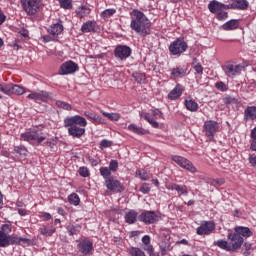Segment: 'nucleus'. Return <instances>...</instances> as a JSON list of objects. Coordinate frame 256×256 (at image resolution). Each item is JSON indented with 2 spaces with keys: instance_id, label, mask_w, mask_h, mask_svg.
I'll return each mask as SVG.
<instances>
[{
  "instance_id": "58836bf2",
  "label": "nucleus",
  "mask_w": 256,
  "mask_h": 256,
  "mask_svg": "<svg viewBox=\"0 0 256 256\" xmlns=\"http://www.w3.org/2000/svg\"><path fill=\"white\" fill-rule=\"evenodd\" d=\"M0 91L5 95H12V84H0Z\"/></svg>"
},
{
  "instance_id": "412c9836",
  "label": "nucleus",
  "mask_w": 256,
  "mask_h": 256,
  "mask_svg": "<svg viewBox=\"0 0 256 256\" xmlns=\"http://www.w3.org/2000/svg\"><path fill=\"white\" fill-rule=\"evenodd\" d=\"M244 119L246 121H255L256 119V106H248L244 112Z\"/></svg>"
},
{
  "instance_id": "8fccbe9b",
  "label": "nucleus",
  "mask_w": 256,
  "mask_h": 256,
  "mask_svg": "<svg viewBox=\"0 0 256 256\" xmlns=\"http://www.w3.org/2000/svg\"><path fill=\"white\" fill-rule=\"evenodd\" d=\"M108 169L115 173L119 169V162L117 160H111Z\"/></svg>"
},
{
  "instance_id": "864d4df0",
  "label": "nucleus",
  "mask_w": 256,
  "mask_h": 256,
  "mask_svg": "<svg viewBox=\"0 0 256 256\" xmlns=\"http://www.w3.org/2000/svg\"><path fill=\"white\" fill-rule=\"evenodd\" d=\"M227 17H228L227 12H225L223 10H220V12H217V19L219 21H225V19H227Z\"/></svg>"
},
{
  "instance_id": "c9c22d12",
  "label": "nucleus",
  "mask_w": 256,
  "mask_h": 256,
  "mask_svg": "<svg viewBox=\"0 0 256 256\" xmlns=\"http://www.w3.org/2000/svg\"><path fill=\"white\" fill-rule=\"evenodd\" d=\"M129 131H132V133H136V135H145V130L143 128L137 126L136 124H130L128 126Z\"/></svg>"
},
{
  "instance_id": "4468645a",
  "label": "nucleus",
  "mask_w": 256,
  "mask_h": 256,
  "mask_svg": "<svg viewBox=\"0 0 256 256\" xmlns=\"http://www.w3.org/2000/svg\"><path fill=\"white\" fill-rule=\"evenodd\" d=\"M22 141H28V143H31V141H37L38 143H43L45 141V136H40L37 131H29L21 134Z\"/></svg>"
},
{
  "instance_id": "a18cd8bd",
  "label": "nucleus",
  "mask_w": 256,
  "mask_h": 256,
  "mask_svg": "<svg viewBox=\"0 0 256 256\" xmlns=\"http://www.w3.org/2000/svg\"><path fill=\"white\" fill-rule=\"evenodd\" d=\"M79 229H81L80 226H75L73 224H70L67 226V231L69 233V235H77V233H79Z\"/></svg>"
},
{
  "instance_id": "f704fd0d",
  "label": "nucleus",
  "mask_w": 256,
  "mask_h": 256,
  "mask_svg": "<svg viewBox=\"0 0 256 256\" xmlns=\"http://www.w3.org/2000/svg\"><path fill=\"white\" fill-rule=\"evenodd\" d=\"M56 106L59 109H63L64 111H72V109H73V106H71V104L61 101V100L56 101Z\"/></svg>"
},
{
  "instance_id": "a19ab883",
  "label": "nucleus",
  "mask_w": 256,
  "mask_h": 256,
  "mask_svg": "<svg viewBox=\"0 0 256 256\" xmlns=\"http://www.w3.org/2000/svg\"><path fill=\"white\" fill-rule=\"evenodd\" d=\"M68 200L71 205H75V206L79 205V203L81 202V199H79V195L75 193L71 194L68 197Z\"/></svg>"
},
{
  "instance_id": "3c124183",
  "label": "nucleus",
  "mask_w": 256,
  "mask_h": 256,
  "mask_svg": "<svg viewBox=\"0 0 256 256\" xmlns=\"http://www.w3.org/2000/svg\"><path fill=\"white\" fill-rule=\"evenodd\" d=\"M154 119H163V112L159 109H155L152 111V114H150Z\"/></svg>"
},
{
  "instance_id": "37998d69",
  "label": "nucleus",
  "mask_w": 256,
  "mask_h": 256,
  "mask_svg": "<svg viewBox=\"0 0 256 256\" xmlns=\"http://www.w3.org/2000/svg\"><path fill=\"white\" fill-rule=\"evenodd\" d=\"M60 7L62 9H72L73 8V1L72 0H58Z\"/></svg>"
},
{
  "instance_id": "0e129e2a",
  "label": "nucleus",
  "mask_w": 256,
  "mask_h": 256,
  "mask_svg": "<svg viewBox=\"0 0 256 256\" xmlns=\"http://www.w3.org/2000/svg\"><path fill=\"white\" fill-rule=\"evenodd\" d=\"M6 19L7 17L5 16V14H3V10L0 9V25H3Z\"/></svg>"
},
{
  "instance_id": "4d7b16f0",
  "label": "nucleus",
  "mask_w": 256,
  "mask_h": 256,
  "mask_svg": "<svg viewBox=\"0 0 256 256\" xmlns=\"http://www.w3.org/2000/svg\"><path fill=\"white\" fill-rule=\"evenodd\" d=\"M140 191H141V193H144V195H147V193H149L151 191V187H149V184H143L140 187Z\"/></svg>"
},
{
  "instance_id": "9b49d317",
  "label": "nucleus",
  "mask_w": 256,
  "mask_h": 256,
  "mask_svg": "<svg viewBox=\"0 0 256 256\" xmlns=\"http://www.w3.org/2000/svg\"><path fill=\"white\" fill-rule=\"evenodd\" d=\"M214 245L216 247H219V249H223L224 251H232L235 252L237 251L238 244L235 243V241H230L219 239L217 241H214Z\"/></svg>"
},
{
  "instance_id": "603ef678",
  "label": "nucleus",
  "mask_w": 256,
  "mask_h": 256,
  "mask_svg": "<svg viewBox=\"0 0 256 256\" xmlns=\"http://www.w3.org/2000/svg\"><path fill=\"white\" fill-rule=\"evenodd\" d=\"M78 173L81 177H89V169L87 167H80Z\"/></svg>"
},
{
  "instance_id": "393cba45",
  "label": "nucleus",
  "mask_w": 256,
  "mask_h": 256,
  "mask_svg": "<svg viewBox=\"0 0 256 256\" xmlns=\"http://www.w3.org/2000/svg\"><path fill=\"white\" fill-rule=\"evenodd\" d=\"M140 117H143L154 129H159V122L156 121L157 118H154L149 113H140Z\"/></svg>"
},
{
  "instance_id": "473e14b6",
  "label": "nucleus",
  "mask_w": 256,
  "mask_h": 256,
  "mask_svg": "<svg viewBox=\"0 0 256 256\" xmlns=\"http://www.w3.org/2000/svg\"><path fill=\"white\" fill-rule=\"evenodd\" d=\"M128 253L131 256H147V255H145V252L143 250H141V248H138V247L129 248Z\"/></svg>"
},
{
  "instance_id": "1a4fd4ad",
  "label": "nucleus",
  "mask_w": 256,
  "mask_h": 256,
  "mask_svg": "<svg viewBox=\"0 0 256 256\" xmlns=\"http://www.w3.org/2000/svg\"><path fill=\"white\" fill-rule=\"evenodd\" d=\"M131 47L127 45H118L114 50V57L119 59V61H125L128 57H131Z\"/></svg>"
},
{
  "instance_id": "6e6d98bb",
  "label": "nucleus",
  "mask_w": 256,
  "mask_h": 256,
  "mask_svg": "<svg viewBox=\"0 0 256 256\" xmlns=\"http://www.w3.org/2000/svg\"><path fill=\"white\" fill-rule=\"evenodd\" d=\"M193 65H194L193 68L196 71V73H198L199 75L203 74V66L201 64L199 63L195 64V62H193Z\"/></svg>"
},
{
  "instance_id": "c03bdc74",
  "label": "nucleus",
  "mask_w": 256,
  "mask_h": 256,
  "mask_svg": "<svg viewBox=\"0 0 256 256\" xmlns=\"http://www.w3.org/2000/svg\"><path fill=\"white\" fill-rule=\"evenodd\" d=\"M102 115H104V117H107V119H110V121H119L121 117L117 113H109V112H102Z\"/></svg>"
},
{
  "instance_id": "c85d7f7f",
  "label": "nucleus",
  "mask_w": 256,
  "mask_h": 256,
  "mask_svg": "<svg viewBox=\"0 0 256 256\" xmlns=\"http://www.w3.org/2000/svg\"><path fill=\"white\" fill-rule=\"evenodd\" d=\"M239 27V22L237 20H230L222 25L224 31H233Z\"/></svg>"
},
{
  "instance_id": "5701e85b",
  "label": "nucleus",
  "mask_w": 256,
  "mask_h": 256,
  "mask_svg": "<svg viewBox=\"0 0 256 256\" xmlns=\"http://www.w3.org/2000/svg\"><path fill=\"white\" fill-rule=\"evenodd\" d=\"M95 27H97V22L87 21L81 27L82 33H95Z\"/></svg>"
},
{
  "instance_id": "20e7f679",
  "label": "nucleus",
  "mask_w": 256,
  "mask_h": 256,
  "mask_svg": "<svg viewBox=\"0 0 256 256\" xmlns=\"http://www.w3.org/2000/svg\"><path fill=\"white\" fill-rule=\"evenodd\" d=\"M29 243H31V240L27 238L0 232V247H9V245H29Z\"/></svg>"
},
{
  "instance_id": "5fc2aeb1",
  "label": "nucleus",
  "mask_w": 256,
  "mask_h": 256,
  "mask_svg": "<svg viewBox=\"0 0 256 256\" xmlns=\"http://www.w3.org/2000/svg\"><path fill=\"white\" fill-rule=\"evenodd\" d=\"M111 145H113V142L104 139L100 142V149H107V147H111Z\"/></svg>"
},
{
  "instance_id": "ddd939ff",
  "label": "nucleus",
  "mask_w": 256,
  "mask_h": 256,
  "mask_svg": "<svg viewBox=\"0 0 256 256\" xmlns=\"http://www.w3.org/2000/svg\"><path fill=\"white\" fill-rule=\"evenodd\" d=\"M79 69V66L73 61L63 63L59 70V75H71Z\"/></svg>"
},
{
  "instance_id": "bb28decb",
  "label": "nucleus",
  "mask_w": 256,
  "mask_h": 256,
  "mask_svg": "<svg viewBox=\"0 0 256 256\" xmlns=\"http://www.w3.org/2000/svg\"><path fill=\"white\" fill-rule=\"evenodd\" d=\"M37 95H38V101H43L44 103H47L49 99H53L54 97L53 93L43 91V90H38Z\"/></svg>"
},
{
  "instance_id": "ea45409f",
  "label": "nucleus",
  "mask_w": 256,
  "mask_h": 256,
  "mask_svg": "<svg viewBox=\"0 0 256 256\" xmlns=\"http://www.w3.org/2000/svg\"><path fill=\"white\" fill-rule=\"evenodd\" d=\"M23 93H25V88L16 84H12V95H23Z\"/></svg>"
},
{
  "instance_id": "f3484780",
  "label": "nucleus",
  "mask_w": 256,
  "mask_h": 256,
  "mask_svg": "<svg viewBox=\"0 0 256 256\" xmlns=\"http://www.w3.org/2000/svg\"><path fill=\"white\" fill-rule=\"evenodd\" d=\"M78 249L83 255H89L93 251V242L89 240H81L78 243Z\"/></svg>"
},
{
  "instance_id": "6e6552de",
  "label": "nucleus",
  "mask_w": 256,
  "mask_h": 256,
  "mask_svg": "<svg viewBox=\"0 0 256 256\" xmlns=\"http://www.w3.org/2000/svg\"><path fill=\"white\" fill-rule=\"evenodd\" d=\"M216 229L215 221H202L200 226L196 229L197 235H211Z\"/></svg>"
},
{
  "instance_id": "f8f14e48",
  "label": "nucleus",
  "mask_w": 256,
  "mask_h": 256,
  "mask_svg": "<svg viewBox=\"0 0 256 256\" xmlns=\"http://www.w3.org/2000/svg\"><path fill=\"white\" fill-rule=\"evenodd\" d=\"M138 219L146 225H152L153 223H157L159 217L157 216V213L153 211H145L138 216Z\"/></svg>"
},
{
  "instance_id": "0eeeda50",
  "label": "nucleus",
  "mask_w": 256,
  "mask_h": 256,
  "mask_svg": "<svg viewBox=\"0 0 256 256\" xmlns=\"http://www.w3.org/2000/svg\"><path fill=\"white\" fill-rule=\"evenodd\" d=\"M171 159L174 161V163H177V165L183 169L190 171V173H197V168H195L193 163H191V161H189L187 158L183 156H172Z\"/></svg>"
},
{
  "instance_id": "e433bc0d",
  "label": "nucleus",
  "mask_w": 256,
  "mask_h": 256,
  "mask_svg": "<svg viewBox=\"0 0 256 256\" xmlns=\"http://www.w3.org/2000/svg\"><path fill=\"white\" fill-rule=\"evenodd\" d=\"M115 13H117V10L115 8H109V9L104 10L101 13V17L103 19H109V17H113V15H115Z\"/></svg>"
},
{
  "instance_id": "680f3d73",
  "label": "nucleus",
  "mask_w": 256,
  "mask_h": 256,
  "mask_svg": "<svg viewBox=\"0 0 256 256\" xmlns=\"http://www.w3.org/2000/svg\"><path fill=\"white\" fill-rule=\"evenodd\" d=\"M28 99H33L34 101H39V98H38V94H37V91L36 92H33L31 94H29L27 96Z\"/></svg>"
},
{
  "instance_id": "4be33fe9",
  "label": "nucleus",
  "mask_w": 256,
  "mask_h": 256,
  "mask_svg": "<svg viewBox=\"0 0 256 256\" xmlns=\"http://www.w3.org/2000/svg\"><path fill=\"white\" fill-rule=\"evenodd\" d=\"M187 75V69L183 67H176L171 70V79H179Z\"/></svg>"
},
{
  "instance_id": "a211bd4d",
  "label": "nucleus",
  "mask_w": 256,
  "mask_h": 256,
  "mask_svg": "<svg viewBox=\"0 0 256 256\" xmlns=\"http://www.w3.org/2000/svg\"><path fill=\"white\" fill-rule=\"evenodd\" d=\"M226 9H239L240 11H245V9H249V2L247 0H234L233 3L226 6Z\"/></svg>"
},
{
  "instance_id": "13d9d810",
  "label": "nucleus",
  "mask_w": 256,
  "mask_h": 256,
  "mask_svg": "<svg viewBox=\"0 0 256 256\" xmlns=\"http://www.w3.org/2000/svg\"><path fill=\"white\" fill-rule=\"evenodd\" d=\"M224 184H225V179L223 178L211 181V185H218V187H221V185H224Z\"/></svg>"
},
{
  "instance_id": "f03ea898",
  "label": "nucleus",
  "mask_w": 256,
  "mask_h": 256,
  "mask_svg": "<svg viewBox=\"0 0 256 256\" xmlns=\"http://www.w3.org/2000/svg\"><path fill=\"white\" fill-rule=\"evenodd\" d=\"M131 15L134 16L130 23L132 31L140 34L141 37L151 35V21L147 19V16L139 10H133Z\"/></svg>"
},
{
  "instance_id": "2f4dec72",
  "label": "nucleus",
  "mask_w": 256,
  "mask_h": 256,
  "mask_svg": "<svg viewBox=\"0 0 256 256\" xmlns=\"http://www.w3.org/2000/svg\"><path fill=\"white\" fill-rule=\"evenodd\" d=\"M89 13H91V9H89V7L87 6H81L77 10V15L78 17H80V19H83V17H87Z\"/></svg>"
},
{
  "instance_id": "e2e57ef3",
  "label": "nucleus",
  "mask_w": 256,
  "mask_h": 256,
  "mask_svg": "<svg viewBox=\"0 0 256 256\" xmlns=\"http://www.w3.org/2000/svg\"><path fill=\"white\" fill-rule=\"evenodd\" d=\"M144 251H146L147 253H151V251H153V245L150 244H146L143 246Z\"/></svg>"
},
{
  "instance_id": "aec40b11",
  "label": "nucleus",
  "mask_w": 256,
  "mask_h": 256,
  "mask_svg": "<svg viewBox=\"0 0 256 256\" xmlns=\"http://www.w3.org/2000/svg\"><path fill=\"white\" fill-rule=\"evenodd\" d=\"M181 95H183V86H181V84H178L168 94V99H171V101H175V100L179 99V97H181Z\"/></svg>"
},
{
  "instance_id": "4c0bfd02",
  "label": "nucleus",
  "mask_w": 256,
  "mask_h": 256,
  "mask_svg": "<svg viewBox=\"0 0 256 256\" xmlns=\"http://www.w3.org/2000/svg\"><path fill=\"white\" fill-rule=\"evenodd\" d=\"M40 233L41 235H45V237H51L55 233V229L44 226L40 228Z\"/></svg>"
},
{
  "instance_id": "9d476101",
  "label": "nucleus",
  "mask_w": 256,
  "mask_h": 256,
  "mask_svg": "<svg viewBox=\"0 0 256 256\" xmlns=\"http://www.w3.org/2000/svg\"><path fill=\"white\" fill-rule=\"evenodd\" d=\"M219 130V123L213 120H207L204 122V132L210 139L215 137V133Z\"/></svg>"
},
{
  "instance_id": "7ed1b4c3",
  "label": "nucleus",
  "mask_w": 256,
  "mask_h": 256,
  "mask_svg": "<svg viewBox=\"0 0 256 256\" xmlns=\"http://www.w3.org/2000/svg\"><path fill=\"white\" fill-rule=\"evenodd\" d=\"M253 232H251V229L249 227L245 226H236L234 228V232H229L227 239L228 241H234V243L238 244V249H241V246L244 243L243 237H252Z\"/></svg>"
},
{
  "instance_id": "a878e982",
  "label": "nucleus",
  "mask_w": 256,
  "mask_h": 256,
  "mask_svg": "<svg viewBox=\"0 0 256 256\" xmlns=\"http://www.w3.org/2000/svg\"><path fill=\"white\" fill-rule=\"evenodd\" d=\"M48 33H50V35H61V33H63V24H52L48 29Z\"/></svg>"
},
{
  "instance_id": "7c9ffc66",
  "label": "nucleus",
  "mask_w": 256,
  "mask_h": 256,
  "mask_svg": "<svg viewBox=\"0 0 256 256\" xmlns=\"http://www.w3.org/2000/svg\"><path fill=\"white\" fill-rule=\"evenodd\" d=\"M185 107L188 109V111L195 112L197 109H199V104L195 102L194 100H185Z\"/></svg>"
},
{
  "instance_id": "774afa93",
  "label": "nucleus",
  "mask_w": 256,
  "mask_h": 256,
  "mask_svg": "<svg viewBox=\"0 0 256 256\" xmlns=\"http://www.w3.org/2000/svg\"><path fill=\"white\" fill-rule=\"evenodd\" d=\"M150 256H159V253L155 252V250H152L148 253Z\"/></svg>"
},
{
  "instance_id": "69168bd1",
  "label": "nucleus",
  "mask_w": 256,
  "mask_h": 256,
  "mask_svg": "<svg viewBox=\"0 0 256 256\" xmlns=\"http://www.w3.org/2000/svg\"><path fill=\"white\" fill-rule=\"evenodd\" d=\"M139 235H141V231H132L130 232V237H139Z\"/></svg>"
},
{
  "instance_id": "338daca9",
  "label": "nucleus",
  "mask_w": 256,
  "mask_h": 256,
  "mask_svg": "<svg viewBox=\"0 0 256 256\" xmlns=\"http://www.w3.org/2000/svg\"><path fill=\"white\" fill-rule=\"evenodd\" d=\"M18 213H19V215H21V217H25V215H27V210H25V209H18Z\"/></svg>"
},
{
  "instance_id": "79ce46f5",
  "label": "nucleus",
  "mask_w": 256,
  "mask_h": 256,
  "mask_svg": "<svg viewBox=\"0 0 256 256\" xmlns=\"http://www.w3.org/2000/svg\"><path fill=\"white\" fill-rule=\"evenodd\" d=\"M100 175L107 181V179H111V170L107 167H101L100 168Z\"/></svg>"
},
{
  "instance_id": "72a5a7b5",
  "label": "nucleus",
  "mask_w": 256,
  "mask_h": 256,
  "mask_svg": "<svg viewBox=\"0 0 256 256\" xmlns=\"http://www.w3.org/2000/svg\"><path fill=\"white\" fill-rule=\"evenodd\" d=\"M132 77L135 79L137 83L143 84L145 81H147V76L145 74L140 73V72H134L132 74Z\"/></svg>"
},
{
  "instance_id": "09e8293b",
  "label": "nucleus",
  "mask_w": 256,
  "mask_h": 256,
  "mask_svg": "<svg viewBox=\"0 0 256 256\" xmlns=\"http://www.w3.org/2000/svg\"><path fill=\"white\" fill-rule=\"evenodd\" d=\"M14 150L16 153L22 155L23 157L27 156V149L23 146H16Z\"/></svg>"
},
{
  "instance_id": "2eb2a0df",
  "label": "nucleus",
  "mask_w": 256,
  "mask_h": 256,
  "mask_svg": "<svg viewBox=\"0 0 256 256\" xmlns=\"http://www.w3.org/2000/svg\"><path fill=\"white\" fill-rule=\"evenodd\" d=\"M243 69V66L237 64L228 63L223 66V71L227 75V77H235L239 75Z\"/></svg>"
},
{
  "instance_id": "49530a36",
  "label": "nucleus",
  "mask_w": 256,
  "mask_h": 256,
  "mask_svg": "<svg viewBox=\"0 0 256 256\" xmlns=\"http://www.w3.org/2000/svg\"><path fill=\"white\" fill-rule=\"evenodd\" d=\"M12 227L11 224H3L0 229V233H4L5 235H9L11 233Z\"/></svg>"
},
{
  "instance_id": "423d86ee",
  "label": "nucleus",
  "mask_w": 256,
  "mask_h": 256,
  "mask_svg": "<svg viewBox=\"0 0 256 256\" xmlns=\"http://www.w3.org/2000/svg\"><path fill=\"white\" fill-rule=\"evenodd\" d=\"M20 3L27 15H35L39 11V0H20Z\"/></svg>"
},
{
  "instance_id": "bf43d9fd",
  "label": "nucleus",
  "mask_w": 256,
  "mask_h": 256,
  "mask_svg": "<svg viewBox=\"0 0 256 256\" xmlns=\"http://www.w3.org/2000/svg\"><path fill=\"white\" fill-rule=\"evenodd\" d=\"M216 89H219V91H225L227 86L223 82H218L216 83Z\"/></svg>"
},
{
  "instance_id": "c756f323",
  "label": "nucleus",
  "mask_w": 256,
  "mask_h": 256,
  "mask_svg": "<svg viewBox=\"0 0 256 256\" xmlns=\"http://www.w3.org/2000/svg\"><path fill=\"white\" fill-rule=\"evenodd\" d=\"M84 115L88 119H91L94 123H103V119L99 115L93 112L86 111Z\"/></svg>"
},
{
  "instance_id": "de8ad7c7",
  "label": "nucleus",
  "mask_w": 256,
  "mask_h": 256,
  "mask_svg": "<svg viewBox=\"0 0 256 256\" xmlns=\"http://www.w3.org/2000/svg\"><path fill=\"white\" fill-rule=\"evenodd\" d=\"M136 175H138L142 179V181H149L150 179L149 174L145 171L138 170L136 171Z\"/></svg>"
},
{
  "instance_id": "b1692460",
  "label": "nucleus",
  "mask_w": 256,
  "mask_h": 256,
  "mask_svg": "<svg viewBox=\"0 0 256 256\" xmlns=\"http://www.w3.org/2000/svg\"><path fill=\"white\" fill-rule=\"evenodd\" d=\"M138 215L139 214L137 213V211L130 210L124 216L126 223H128L129 225H133V224L137 223Z\"/></svg>"
},
{
  "instance_id": "6ab92c4d",
  "label": "nucleus",
  "mask_w": 256,
  "mask_h": 256,
  "mask_svg": "<svg viewBox=\"0 0 256 256\" xmlns=\"http://www.w3.org/2000/svg\"><path fill=\"white\" fill-rule=\"evenodd\" d=\"M229 5H225L219 1L213 0L208 4V9L210 13H219L220 11H223V9H227Z\"/></svg>"
},
{
  "instance_id": "052dcab7",
  "label": "nucleus",
  "mask_w": 256,
  "mask_h": 256,
  "mask_svg": "<svg viewBox=\"0 0 256 256\" xmlns=\"http://www.w3.org/2000/svg\"><path fill=\"white\" fill-rule=\"evenodd\" d=\"M142 243L143 245H149L151 243V237L149 235H145L143 238H142Z\"/></svg>"
},
{
  "instance_id": "f257e3e1",
  "label": "nucleus",
  "mask_w": 256,
  "mask_h": 256,
  "mask_svg": "<svg viewBox=\"0 0 256 256\" xmlns=\"http://www.w3.org/2000/svg\"><path fill=\"white\" fill-rule=\"evenodd\" d=\"M64 127H68V135L81 139L85 135L87 120L79 115L70 116L64 119Z\"/></svg>"
},
{
  "instance_id": "39448f33",
  "label": "nucleus",
  "mask_w": 256,
  "mask_h": 256,
  "mask_svg": "<svg viewBox=\"0 0 256 256\" xmlns=\"http://www.w3.org/2000/svg\"><path fill=\"white\" fill-rule=\"evenodd\" d=\"M187 47V42L178 38L170 44L169 51L171 55H181V53H185L187 51Z\"/></svg>"
},
{
  "instance_id": "cd10ccee",
  "label": "nucleus",
  "mask_w": 256,
  "mask_h": 256,
  "mask_svg": "<svg viewBox=\"0 0 256 256\" xmlns=\"http://www.w3.org/2000/svg\"><path fill=\"white\" fill-rule=\"evenodd\" d=\"M171 191H177L179 195H188L189 191L187 190V186L179 185V184H171L170 185Z\"/></svg>"
},
{
  "instance_id": "dca6fc26",
  "label": "nucleus",
  "mask_w": 256,
  "mask_h": 256,
  "mask_svg": "<svg viewBox=\"0 0 256 256\" xmlns=\"http://www.w3.org/2000/svg\"><path fill=\"white\" fill-rule=\"evenodd\" d=\"M105 186L109 191H113L114 193H121L124 191L123 184H121L119 180H115L113 178L106 179Z\"/></svg>"
}]
</instances>
